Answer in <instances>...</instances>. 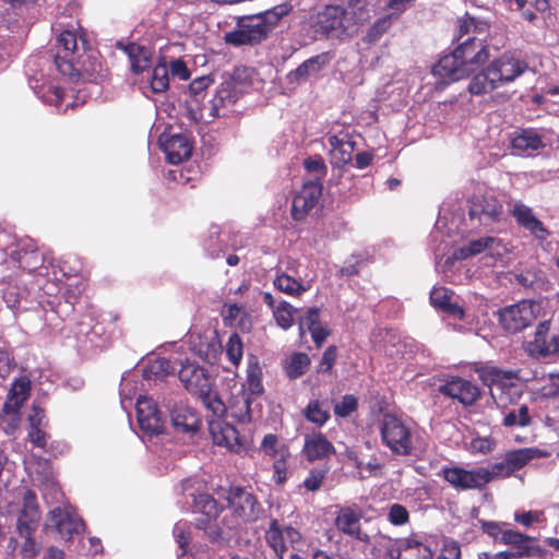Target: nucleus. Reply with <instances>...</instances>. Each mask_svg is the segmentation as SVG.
Segmentation results:
<instances>
[{"label": "nucleus", "instance_id": "f704fd0d", "mask_svg": "<svg viewBox=\"0 0 559 559\" xmlns=\"http://www.w3.org/2000/svg\"><path fill=\"white\" fill-rule=\"evenodd\" d=\"M504 456L512 472H515L521 469L532 460L548 456V453L538 448H523L514 451H509L506 453Z\"/></svg>", "mask_w": 559, "mask_h": 559}, {"label": "nucleus", "instance_id": "0eeeda50", "mask_svg": "<svg viewBox=\"0 0 559 559\" xmlns=\"http://www.w3.org/2000/svg\"><path fill=\"white\" fill-rule=\"evenodd\" d=\"M540 307L531 300H522L498 311L499 323L510 333H516L530 326L538 317Z\"/></svg>", "mask_w": 559, "mask_h": 559}, {"label": "nucleus", "instance_id": "37998d69", "mask_svg": "<svg viewBox=\"0 0 559 559\" xmlns=\"http://www.w3.org/2000/svg\"><path fill=\"white\" fill-rule=\"evenodd\" d=\"M151 90L154 93H163L169 86L168 67L165 61L154 67L150 76Z\"/></svg>", "mask_w": 559, "mask_h": 559}, {"label": "nucleus", "instance_id": "e433bc0d", "mask_svg": "<svg viewBox=\"0 0 559 559\" xmlns=\"http://www.w3.org/2000/svg\"><path fill=\"white\" fill-rule=\"evenodd\" d=\"M511 145L519 154H527L542 148L544 143L540 136L533 130H524L511 140Z\"/></svg>", "mask_w": 559, "mask_h": 559}, {"label": "nucleus", "instance_id": "69168bd1", "mask_svg": "<svg viewBox=\"0 0 559 559\" xmlns=\"http://www.w3.org/2000/svg\"><path fill=\"white\" fill-rule=\"evenodd\" d=\"M389 519L394 525H402L408 520L407 510L401 504H393L390 508Z\"/></svg>", "mask_w": 559, "mask_h": 559}, {"label": "nucleus", "instance_id": "aec40b11", "mask_svg": "<svg viewBox=\"0 0 559 559\" xmlns=\"http://www.w3.org/2000/svg\"><path fill=\"white\" fill-rule=\"evenodd\" d=\"M321 191L322 186L320 182H306L293 200V217L295 219H302L317 205Z\"/></svg>", "mask_w": 559, "mask_h": 559}, {"label": "nucleus", "instance_id": "c9c22d12", "mask_svg": "<svg viewBox=\"0 0 559 559\" xmlns=\"http://www.w3.org/2000/svg\"><path fill=\"white\" fill-rule=\"evenodd\" d=\"M329 62L326 53L314 56L304 61L296 70L288 74L290 82L305 80L321 71Z\"/></svg>", "mask_w": 559, "mask_h": 559}, {"label": "nucleus", "instance_id": "ea45409f", "mask_svg": "<svg viewBox=\"0 0 559 559\" xmlns=\"http://www.w3.org/2000/svg\"><path fill=\"white\" fill-rule=\"evenodd\" d=\"M132 71L142 72L150 67L151 52L143 46L131 44L126 47Z\"/></svg>", "mask_w": 559, "mask_h": 559}, {"label": "nucleus", "instance_id": "4d7b16f0", "mask_svg": "<svg viewBox=\"0 0 559 559\" xmlns=\"http://www.w3.org/2000/svg\"><path fill=\"white\" fill-rule=\"evenodd\" d=\"M225 41L234 46L253 45L250 36L239 22V28L225 34Z\"/></svg>", "mask_w": 559, "mask_h": 559}, {"label": "nucleus", "instance_id": "72a5a7b5", "mask_svg": "<svg viewBox=\"0 0 559 559\" xmlns=\"http://www.w3.org/2000/svg\"><path fill=\"white\" fill-rule=\"evenodd\" d=\"M396 19L397 15L394 13L377 19L364 33L361 37L362 44L368 47L376 45L389 32Z\"/></svg>", "mask_w": 559, "mask_h": 559}, {"label": "nucleus", "instance_id": "7ed1b4c3", "mask_svg": "<svg viewBox=\"0 0 559 559\" xmlns=\"http://www.w3.org/2000/svg\"><path fill=\"white\" fill-rule=\"evenodd\" d=\"M479 379L490 389V395L499 408H508L522 396V385L516 371L487 366L477 369Z\"/></svg>", "mask_w": 559, "mask_h": 559}, {"label": "nucleus", "instance_id": "dca6fc26", "mask_svg": "<svg viewBox=\"0 0 559 559\" xmlns=\"http://www.w3.org/2000/svg\"><path fill=\"white\" fill-rule=\"evenodd\" d=\"M227 501L233 508L234 513L246 522L254 521L260 510L255 497L242 488H231L227 496Z\"/></svg>", "mask_w": 559, "mask_h": 559}, {"label": "nucleus", "instance_id": "5701e85b", "mask_svg": "<svg viewBox=\"0 0 559 559\" xmlns=\"http://www.w3.org/2000/svg\"><path fill=\"white\" fill-rule=\"evenodd\" d=\"M209 429L215 444L226 447L235 452H239L242 449L239 432L230 424L221 419H213L209 423Z\"/></svg>", "mask_w": 559, "mask_h": 559}, {"label": "nucleus", "instance_id": "2eb2a0df", "mask_svg": "<svg viewBox=\"0 0 559 559\" xmlns=\"http://www.w3.org/2000/svg\"><path fill=\"white\" fill-rule=\"evenodd\" d=\"M468 74L484 64L488 58V49L481 39L467 38L455 49Z\"/></svg>", "mask_w": 559, "mask_h": 559}, {"label": "nucleus", "instance_id": "39448f33", "mask_svg": "<svg viewBox=\"0 0 559 559\" xmlns=\"http://www.w3.org/2000/svg\"><path fill=\"white\" fill-rule=\"evenodd\" d=\"M39 519L40 513L36 502V497L32 491H26L23 497V508L20 512L16 524L20 536L24 537V543L21 545L19 550L22 559H34L41 549V546L32 538V534L37 526Z\"/></svg>", "mask_w": 559, "mask_h": 559}, {"label": "nucleus", "instance_id": "774afa93", "mask_svg": "<svg viewBox=\"0 0 559 559\" xmlns=\"http://www.w3.org/2000/svg\"><path fill=\"white\" fill-rule=\"evenodd\" d=\"M495 442L490 438H475L471 442L472 450L480 453H488L493 449Z\"/></svg>", "mask_w": 559, "mask_h": 559}, {"label": "nucleus", "instance_id": "5fc2aeb1", "mask_svg": "<svg viewBox=\"0 0 559 559\" xmlns=\"http://www.w3.org/2000/svg\"><path fill=\"white\" fill-rule=\"evenodd\" d=\"M485 473L487 474L486 475V478H487L486 484H488L491 480L497 479V478H506V477L510 476L513 472H512L511 467L509 466L508 461L504 456L502 461L497 462L489 467H485Z\"/></svg>", "mask_w": 559, "mask_h": 559}, {"label": "nucleus", "instance_id": "a211bd4d", "mask_svg": "<svg viewBox=\"0 0 559 559\" xmlns=\"http://www.w3.org/2000/svg\"><path fill=\"white\" fill-rule=\"evenodd\" d=\"M348 37L357 34L360 26L371 20L372 5L367 0H349L342 7Z\"/></svg>", "mask_w": 559, "mask_h": 559}, {"label": "nucleus", "instance_id": "49530a36", "mask_svg": "<svg viewBox=\"0 0 559 559\" xmlns=\"http://www.w3.org/2000/svg\"><path fill=\"white\" fill-rule=\"evenodd\" d=\"M480 207V219L500 221L503 214L502 204L495 197L484 198Z\"/></svg>", "mask_w": 559, "mask_h": 559}, {"label": "nucleus", "instance_id": "473e14b6", "mask_svg": "<svg viewBox=\"0 0 559 559\" xmlns=\"http://www.w3.org/2000/svg\"><path fill=\"white\" fill-rule=\"evenodd\" d=\"M300 334L304 335L306 330L311 333L313 342L320 346L328 336V331L319 322V309L310 308L306 316L299 321Z\"/></svg>", "mask_w": 559, "mask_h": 559}, {"label": "nucleus", "instance_id": "bf43d9fd", "mask_svg": "<svg viewBox=\"0 0 559 559\" xmlns=\"http://www.w3.org/2000/svg\"><path fill=\"white\" fill-rule=\"evenodd\" d=\"M247 385L251 394H260L263 391V386L260 378V370L258 366L250 365L248 368Z\"/></svg>", "mask_w": 559, "mask_h": 559}, {"label": "nucleus", "instance_id": "e2e57ef3", "mask_svg": "<svg viewBox=\"0 0 559 559\" xmlns=\"http://www.w3.org/2000/svg\"><path fill=\"white\" fill-rule=\"evenodd\" d=\"M15 368V361L11 353L5 348H0V377L5 379Z\"/></svg>", "mask_w": 559, "mask_h": 559}, {"label": "nucleus", "instance_id": "9b49d317", "mask_svg": "<svg viewBox=\"0 0 559 559\" xmlns=\"http://www.w3.org/2000/svg\"><path fill=\"white\" fill-rule=\"evenodd\" d=\"M441 475L451 486L456 489L468 490L480 488L486 485L485 467L465 469L459 466L443 467Z\"/></svg>", "mask_w": 559, "mask_h": 559}, {"label": "nucleus", "instance_id": "6e6d98bb", "mask_svg": "<svg viewBox=\"0 0 559 559\" xmlns=\"http://www.w3.org/2000/svg\"><path fill=\"white\" fill-rule=\"evenodd\" d=\"M219 350H221V345L217 342L216 337L214 336L205 345H203V344L200 345V347L198 349V354L206 362L213 364L216 360Z\"/></svg>", "mask_w": 559, "mask_h": 559}, {"label": "nucleus", "instance_id": "ddd939ff", "mask_svg": "<svg viewBox=\"0 0 559 559\" xmlns=\"http://www.w3.org/2000/svg\"><path fill=\"white\" fill-rule=\"evenodd\" d=\"M510 214L515 218L516 223L528 230L535 238L545 240L549 231L544 224L535 216L533 210L520 200H511L508 203Z\"/></svg>", "mask_w": 559, "mask_h": 559}, {"label": "nucleus", "instance_id": "0e129e2a", "mask_svg": "<svg viewBox=\"0 0 559 559\" xmlns=\"http://www.w3.org/2000/svg\"><path fill=\"white\" fill-rule=\"evenodd\" d=\"M169 72L173 78H177L182 81H187L190 78V71L187 64L180 59H175L170 61L168 73Z\"/></svg>", "mask_w": 559, "mask_h": 559}, {"label": "nucleus", "instance_id": "c756f323", "mask_svg": "<svg viewBox=\"0 0 559 559\" xmlns=\"http://www.w3.org/2000/svg\"><path fill=\"white\" fill-rule=\"evenodd\" d=\"M304 453L312 462L334 453V447L322 433L314 432L305 437Z\"/></svg>", "mask_w": 559, "mask_h": 559}, {"label": "nucleus", "instance_id": "6e6552de", "mask_svg": "<svg viewBox=\"0 0 559 559\" xmlns=\"http://www.w3.org/2000/svg\"><path fill=\"white\" fill-rule=\"evenodd\" d=\"M292 10L288 3H282L254 16L240 20L241 25L250 36L253 44L263 40L273 26Z\"/></svg>", "mask_w": 559, "mask_h": 559}, {"label": "nucleus", "instance_id": "4468645a", "mask_svg": "<svg viewBox=\"0 0 559 559\" xmlns=\"http://www.w3.org/2000/svg\"><path fill=\"white\" fill-rule=\"evenodd\" d=\"M361 512L352 507H341L334 520V525L344 535L369 544L370 536L361 531Z\"/></svg>", "mask_w": 559, "mask_h": 559}, {"label": "nucleus", "instance_id": "13d9d810", "mask_svg": "<svg viewBox=\"0 0 559 559\" xmlns=\"http://www.w3.org/2000/svg\"><path fill=\"white\" fill-rule=\"evenodd\" d=\"M326 471L322 468H314L310 471L309 475L304 480V486L309 491H317L320 489L323 479L325 478Z\"/></svg>", "mask_w": 559, "mask_h": 559}, {"label": "nucleus", "instance_id": "338daca9", "mask_svg": "<svg viewBox=\"0 0 559 559\" xmlns=\"http://www.w3.org/2000/svg\"><path fill=\"white\" fill-rule=\"evenodd\" d=\"M277 437L273 433H269L264 436L262 443H261V450L270 456H276L278 453L277 450Z\"/></svg>", "mask_w": 559, "mask_h": 559}, {"label": "nucleus", "instance_id": "423d86ee", "mask_svg": "<svg viewBox=\"0 0 559 559\" xmlns=\"http://www.w3.org/2000/svg\"><path fill=\"white\" fill-rule=\"evenodd\" d=\"M84 524L72 507H56L45 522V533L55 538L70 540L83 531Z\"/></svg>", "mask_w": 559, "mask_h": 559}, {"label": "nucleus", "instance_id": "58836bf2", "mask_svg": "<svg viewBox=\"0 0 559 559\" xmlns=\"http://www.w3.org/2000/svg\"><path fill=\"white\" fill-rule=\"evenodd\" d=\"M31 391V380L27 377H20L14 381L5 401V408L21 407L27 400Z\"/></svg>", "mask_w": 559, "mask_h": 559}, {"label": "nucleus", "instance_id": "1a4fd4ad", "mask_svg": "<svg viewBox=\"0 0 559 559\" xmlns=\"http://www.w3.org/2000/svg\"><path fill=\"white\" fill-rule=\"evenodd\" d=\"M342 7L326 5L313 17L314 32L326 37L345 39L349 38Z\"/></svg>", "mask_w": 559, "mask_h": 559}, {"label": "nucleus", "instance_id": "f8f14e48", "mask_svg": "<svg viewBox=\"0 0 559 559\" xmlns=\"http://www.w3.org/2000/svg\"><path fill=\"white\" fill-rule=\"evenodd\" d=\"M136 418L140 429L148 436H157L164 430V421L157 405L147 396H140L138 399Z\"/></svg>", "mask_w": 559, "mask_h": 559}, {"label": "nucleus", "instance_id": "9d476101", "mask_svg": "<svg viewBox=\"0 0 559 559\" xmlns=\"http://www.w3.org/2000/svg\"><path fill=\"white\" fill-rule=\"evenodd\" d=\"M265 539L280 559L288 547L297 549L302 544L300 533L292 526H281L276 520H272L265 533Z\"/></svg>", "mask_w": 559, "mask_h": 559}, {"label": "nucleus", "instance_id": "a19ab883", "mask_svg": "<svg viewBox=\"0 0 559 559\" xmlns=\"http://www.w3.org/2000/svg\"><path fill=\"white\" fill-rule=\"evenodd\" d=\"M500 243L495 237H484L480 239L472 240L460 249V258L466 259L484 252L487 249H493Z\"/></svg>", "mask_w": 559, "mask_h": 559}, {"label": "nucleus", "instance_id": "8fccbe9b", "mask_svg": "<svg viewBox=\"0 0 559 559\" xmlns=\"http://www.w3.org/2000/svg\"><path fill=\"white\" fill-rule=\"evenodd\" d=\"M274 318L277 324L284 330L289 329L294 323V308L286 301H281L276 308H274Z\"/></svg>", "mask_w": 559, "mask_h": 559}, {"label": "nucleus", "instance_id": "4c0bfd02", "mask_svg": "<svg viewBox=\"0 0 559 559\" xmlns=\"http://www.w3.org/2000/svg\"><path fill=\"white\" fill-rule=\"evenodd\" d=\"M500 86L501 85L497 76L492 73L491 66L489 64L485 70L480 71L472 79L468 90L472 94L481 95Z\"/></svg>", "mask_w": 559, "mask_h": 559}, {"label": "nucleus", "instance_id": "603ef678", "mask_svg": "<svg viewBox=\"0 0 559 559\" xmlns=\"http://www.w3.org/2000/svg\"><path fill=\"white\" fill-rule=\"evenodd\" d=\"M243 354L242 342L237 333H233L226 344V355L234 366H238Z\"/></svg>", "mask_w": 559, "mask_h": 559}, {"label": "nucleus", "instance_id": "393cba45", "mask_svg": "<svg viewBox=\"0 0 559 559\" xmlns=\"http://www.w3.org/2000/svg\"><path fill=\"white\" fill-rule=\"evenodd\" d=\"M223 403L226 406L225 413L229 412L230 416L239 423H249L251 420V400L242 384H235L227 404Z\"/></svg>", "mask_w": 559, "mask_h": 559}, {"label": "nucleus", "instance_id": "3c124183", "mask_svg": "<svg viewBox=\"0 0 559 559\" xmlns=\"http://www.w3.org/2000/svg\"><path fill=\"white\" fill-rule=\"evenodd\" d=\"M19 409L20 407L7 409L5 403L3 404V408L0 414V427H2L7 433H11L17 428L21 420Z\"/></svg>", "mask_w": 559, "mask_h": 559}, {"label": "nucleus", "instance_id": "de8ad7c7", "mask_svg": "<svg viewBox=\"0 0 559 559\" xmlns=\"http://www.w3.org/2000/svg\"><path fill=\"white\" fill-rule=\"evenodd\" d=\"M304 415L307 420L318 425L323 426L328 419L330 418L329 412L323 409L321 403L319 401H311L308 406L304 411Z\"/></svg>", "mask_w": 559, "mask_h": 559}, {"label": "nucleus", "instance_id": "052dcab7", "mask_svg": "<svg viewBox=\"0 0 559 559\" xmlns=\"http://www.w3.org/2000/svg\"><path fill=\"white\" fill-rule=\"evenodd\" d=\"M437 559H461L460 544L453 539H444Z\"/></svg>", "mask_w": 559, "mask_h": 559}, {"label": "nucleus", "instance_id": "4be33fe9", "mask_svg": "<svg viewBox=\"0 0 559 559\" xmlns=\"http://www.w3.org/2000/svg\"><path fill=\"white\" fill-rule=\"evenodd\" d=\"M159 144L166 158L171 164H179L189 158L192 145L183 134H163Z\"/></svg>", "mask_w": 559, "mask_h": 559}, {"label": "nucleus", "instance_id": "c85d7f7f", "mask_svg": "<svg viewBox=\"0 0 559 559\" xmlns=\"http://www.w3.org/2000/svg\"><path fill=\"white\" fill-rule=\"evenodd\" d=\"M397 545L396 549L390 551L393 559H432L431 549L420 542L404 538Z\"/></svg>", "mask_w": 559, "mask_h": 559}, {"label": "nucleus", "instance_id": "680f3d73", "mask_svg": "<svg viewBox=\"0 0 559 559\" xmlns=\"http://www.w3.org/2000/svg\"><path fill=\"white\" fill-rule=\"evenodd\" d=\"M357 407V400L353 395H345L341 402L334 406V414L340 417H346Z\"/></svg>", "mask_w": 559, "mask_h": 559}, {"label": "nucleus", "instance_id": "7c9ffc66", "mask_svg": "<svg viewBox=\"0 0 559 559\" xmlns=\"http://www.w3.org/2000/svg\"><path fill=\"white\" fill-rule=\"evenodd\" d=\"M500 540L513 548L511 554L516 558L530 557L535 550V547L533 546V537L512 530H506L502 532Z\"/></svg>", "mask_w": 559, "mask_h": 559}, {"label": "nucleus", "instance_id": "c03bdc74", "mask_svg": "<svg viewBox=\"0 0 559 559\" xmlns=\"http://www.w3.org/2000/svg\"><path fill=\"white\" fill-rule=\"evenodd\" d=\"M310 359L304 353L294 354L286 362L285 370L290 379L301 377L309 368Z\"/></svg>", "mask_w": 559, "mask_h": 559}, {"label": "nucleus", "instance_id": "f03ea898", "mask_svg": "<svg viewBox=\"0 0 559 559\" xmlns=\"http://www.w3.org/2000/svg\"><path fill=\"white\" fill-rule=\"evenodd\" d=\"M58 51L55 63L58 70L73 80L92 79L97 72V62L92 55H86V40L81 32L66 29L57 37Z\"/></svg>", "mask_w": 559, "mask_h": 559}, {"label": "nucleus", "instance_id": "f3484780", "mask_svg": "<svg viewBox=\"0 0 559 559\" xmlns=\"http://www.w3.org/2000/svg\"><path fill=\"white\" fill-rule=\"evenodd\" d=\"M549 331V322L544 321L538 324L534 340L525 344V350L534 358H545L549 355L559 354V337L554 336L551 340H547Z\"/></svg>", "mask_w": 559, "mask_h": 559}, {"label": "nucleus", "instance_id": "412c9836", "mask_svg": "<svg viewBox=\"0 0 559 559\" xmlns=\"http://www.w3.org/2000/svg\"><path fill=\"white\" fill-rule=\"evenodd\" d=\"M491 71L497 76L500 85L513 82L527 69V64L511 53H504L491 63Z\"/></svg>", "mask_w": 559, "mask_h": 559}, {"label": "nucleus", "instance_id": "a18cd8bd", "mask_svg": "<svg viewBox=\"0 0 559 559\" xmlns=\"http://www.w3.org/2000/svg\"><path fill=\"white\" fill-rule=\"evenodd\" d=\"M194 510L205 515L207 520L216 519L219 514L216 500L207 493L199 495L194 499Z\"/></svg>", "mask_w": 559, "mask_h": 559}, {"label": "nucleus", "instance_id": "20e7f679", "mask_svg": "<svg viewBox=\"0 0 559 559\" xmlns=\"http://www.w3.org/2000/svg\"><path fill=\"white\" fill-rule=\"evenodd\" d=\"M381 442L393 454L412 455L415 449V439L411 424L401 416L385 413L378 424Z\"/></svg>", "mask_w": 559, "mask_h": 559}, {"label": "nucleus", "instance_id": "6ab92c4d", "mask_svg": "<svg viewBox=\"0 0 559 559\" xmlns=\"http://www.w3.org/2000/svg\"><path fill=\"white\" fill-rule=\"evenodd\" d=\"M240 84L234 80L223 82L210 102V116L216 118L224 116L225 109L233 106L240 97Z\"/></svg>", "mask_w": 559, "mask_h": 559}, {"label": "nucleus", "instance_id": "bb28decb", "mask_svg": "<svg viewBox=\"0 0 559 559\" xmlns=\"http://www.w3.org/2000/svg\"><path fill=\"white\" fill-rule=\"evenodd\" d=\"M170 419L177 432L193 435L199 429L200 420L197 413L186 404H176L170 411Z\"/></svg>", "mask_w": 559, "mask_h": 559}, {"label": "nucleus", "instance_id": "b1692460", "mask_svg": "<svg viewBox=\"0 0 559 559\" xmlns=\"http://www.w3.org/2000/svg\"><path fill=\"white\" fill-rule=\"evenodd\" d=\"M439 391L452 399L459 400L464 405H472L479 397L478 388L462 378H451L439 388Z\"/></svg>", "mask_w": 559, "mask_h": 559}, {"label": "nucleus", "instance_id": "79ce46f5", "mask_svg": "<svg viewBox=\"0 0 559 559\" xmlns=\"http://www.w3.org/2000/svg\"><path fill=\"white\" fill-rule=\"evenodd\" d=\"M274 286L290 296H299L307 290V287L301 282L286 273H282L275 277Z\"/></svg>", "mask_w": 559, "mask_h": 559}, {"label": "nucleus", "instance_id": "2f4dec72", "mask_svg": "<svg viewBox=\"0 0 559 559\" xmlns=\"http://www.w3.org/2000/svg\"><path fill=\"white\" fill-rule=\"evenodd\" d=\"M430 301L433 307L445 313L462 319L464 310L456 301H453V293L444 287H435L430 293Z\"/></svg>", "mask_w": 559, "mask_h": 559}, {"label": "nucleus", "instance_id": "09e8293b", "mask_svg": "<svg viewBox=\"0 0 559 559\" xmlns=\"http://www.w3.org/2000/svg\"><path fill=\"white\" fill-rule=\"evenodd\" d=\"M531 423L528 407L526 405L520 406L518 411H510L503 418L506 427H525Z\"/></svg>", "mask_w": 559, "mask_h": 559}, {"label": "nucleus", "instance_id": "f257e3e1", "mask_svg": "<svg viewBox=\"0 0 559 559\" xmlns=\"http://www.w3.org/2000/svg\"><path fill=\"white\" fill-rule=\"evenodd\" d=\"M179 366L178 376L180 381L183 383L185 388L192 394H197L203 405L213 413V415L221 417L225 414L226 406L218 396V394L213 391L212 382L209 376L205 373V370L190 360H176L171 362L168 359L160 358L157 359L153 366L152 370L155 373H171Z\"/></svg>", "mask_w": 559, "mask_h": 559}, {"label": "nucleus", "instance_id": "cd10ccee", "mask_svg": "<svg viewBox=\"0 0 559 559\" xmlns=\"http://www.w3.org/2000/svg\"><path fill=\"white\" fill-rule=\"evenodd\" d=\"M331 146L330 155L331 163L337 167H342L349 163L354 153V143L350 141L348 134L340 133L329 138Z\"/></svg>", "mask_w": 559, "mask_h": 559}, {"label": "nucleus", "instance_id": "864d4df0", "mask_svg": "<svg viewBox=\"0 0 559 559\" xmlns=\"http://www.w3.org/2000/svg\"><path fill=\"white\" fill-rule=\"evenodd\" d=\"M304 166L306 170L313 176V179H310L309 181L320 182V180L326 175V165L320 156L305 159Z\"/></svg>", "mask_w": 559, "mask_h": 559}, {"label": "nucleus", "instance_id": "a878e982", "mask_svg": "<svg viewBox=\"0 0 559 559\" xmlns=\"http://www.w3.org/2000/svg\"><path fill=\"white\" fill-rule=\"evenodd\" d=\"M432 71L435 75L444 82L459 81L469 75L455 50L443 56L433 67Z\"/></svg>", "mask_w": 559, "mask_h": 559}]
</instances>
